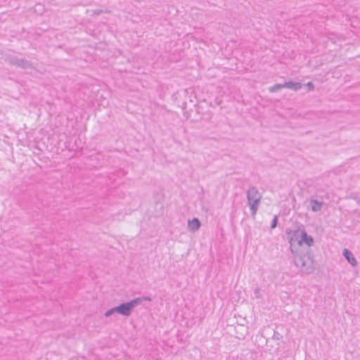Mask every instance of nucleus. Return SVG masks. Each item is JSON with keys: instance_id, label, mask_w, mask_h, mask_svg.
Segmentation results:
<instances>
[{"instance_id": "f257e3e1", "label": "nucleus", "mask_w": 360, "mask_h": 360, "mask_svg": "<svg viewBox=\"0 0 360 360\" xmlns=\"http://www.w3.org/2000/svg\"><path fill=\"white\" fill-rule=\"evenodd\" d=\"M301 230H291L287 229L285 233L288 235V240L290 245V251L293 255L294 264L296 266L300 267L301 271L306 274H310L314 272L315 268L314 266V260L309 253L301 254L297 250L298 241L300 239Z\"/></svg>"}, {"instance_id": "f03ea898", "label": "nucleus", "mask_w": 360, "mask_h": 360, "mask_svg": "<svg viewBox=\"0 0 360 360\" xmlns=\"http://www.w3.org/2000/svg\"><path fill=\"white\" fill-rule=\"evenodd\" d=\"M248 203L250 206L252 216H255L260 204L262 195L255 186H250L247 191Z\"/></svg>"}, {"instance_id": "7ed1b4c3", "label": "nucleus", "mask_w": 360, "mask_h": 360, "mask_svg": "<svg viewBox=\"0 0 360 360\" xmlns=\"http://www.w3.org/2000/svg\"><path fill=\"white\" fill-rule=\"evenodd\" d=\"M141 304V299L134 298L129 302H122L117 306L118 314L124 316H129L134 307Z\"/></svg>"}, {"instance_id": "20e7f679", "label": "nucleus", "mask_w": 360, "mask_h": 360, "mask_svg": "<svg viewBox=\"0 0 360 360\" xmlns=\"http://www.w3.org/2000/svg\"><path fill=\"white\" fill-rule=\"evenodd\" d=\"M314 238L307 234L304 229L301 230L300 239L298 241V246H301L303 243H306L309 247L314 245Z\"/></svg>"}, {"instance_id": "39448f33", "label": "nucleus", "mask_w": 360, "mask_h": 360, "mask_svg": "<svg viewBox=\"0 0 360 360\" xmlns=\"http://www.w3.org/2000/svg\"><path fill=\"white\" fill-rule=\"evenodd\" d=\"M343 256L347 260V262L352 266H356L357 265V261L355 257L353 256V254L348 249H344L343 250Z\"/></svg>"}, {"instance_id": "423d86ee", "label": "nucleus", "mask_w": 360, "mask_h": 360, "mask_svg": "<svg viewBox=\"0 0 360 360\" xmlns=\"http://www.w3.org/2000/svg\"><path fill=\"white\" fill-rule=\"evenodd\" d=\"M201 223L198 218L188 220V228L191 231H195L200 229Z\"/></svg>"}, {"instance_id": "0eeeda50", "label": "nucleus", "mask_w": 360, "mask_h": 360, "mask_svg": "<svg viewBox=\"0 0 360 360\" xmlns=\"http://www.w3.org/2000/svg\"><path fill=\"white\" fill-rule=\"evenodd\" d=\"M310 204L311 206V210L313 212L320 211L322 208V202L318 201L317 200H311Z\"/></svg>"}, {"instance_id": "6e6552de", "label": "nucleus", "mask_w": 360, "mask_h": 360, "mask_svg": "<svg viewBox=\"0 0 360 360\" xmlns=\"http://www.w3.org/2000/svg\"><path fill=\"white\" fill-rule=\"evenodd\" d=\"M118 314V311H117V307H114L108 310H107L104 315L105 317H110L112 315H113L114 314Z\"/></svg>"}, {"instance_id": "1a4fd4ad", "label": "nucleus", "mask_w": 360, "mask_h": 360, "mask_svg": "<svg viewBox=\"0 0 360 360\" xmlns=\"http://www.w3.org/2000/svg\"><path fill=\"white\" fill-rule=\"evenodd\" d=\"M283 87H288L297 90L301 87V84L299 83H286L283 85Z\"/></svg>"}, {"instance_id": "9d476101", "label": "nucleus", "mask_w": 360, "mask_h": 360, "mask_svg": "<svg viewBox=\"0 0 360 360\" xmlns=\"http://www.w3.org/2000/svg\"><path fill=\"white\" fill-rule=\"evenodd\" d=\"M261 289L259 287H256L254 290V295H255V297L256 299H260L262 298V295L261 294Z\"/></svg>"}, {"instance_id": "9b49d317", "label": "nucleus", "mask_w": 360, "mask_h": 360, "mask_svg": "<svg viewBox=\"0 0 360 360\" xmlns=\"http://www.w3.org/2000/svg\"><path fill=\"white\" fill-rule=\"evenodd\" d=\"M278 224V216L275 215L271 223V229H275Z\"/></svg>"}, {"instance_id": "f8f14e48", "label": "nucleus", "mask_w": 360, "mask_h": 360, "mask_svg": "<svg viewBox=\"0 0 360 360\" xmlns=\"http://www.w3.org/2000/svg\"><path fill=\"white\" fill-rule=\"evenodd\" d=\"M283 338V336L277 331L274 332L273 338L274 340H279Z\"/></svg>"}, {"instance_id": "ddd939ff", "label": "nucleus", "mask_w": 360, "mask_h": 360, "mask_svg": "<svg viewBox=\"0 0 360 360\" xmlns=\"http://www.w3.org/2000/svg\"><path fill=\"white\" fill-rule=\"evenodd\" d=\"M139 298L141 299V302L143 300L151 301V298L150 297H139Z\"/></svg>"}]
</instances>
